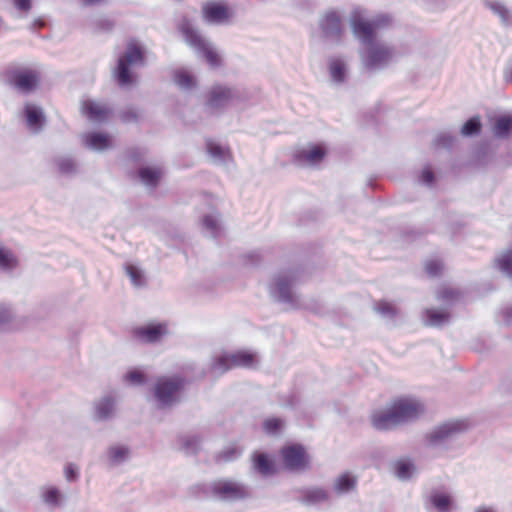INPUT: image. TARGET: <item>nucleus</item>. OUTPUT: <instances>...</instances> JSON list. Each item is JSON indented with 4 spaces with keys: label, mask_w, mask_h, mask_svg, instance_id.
<instances>
[{
    "label": "nucleus",
    "mask_w": 512,
    "mask_h": 512,
    "mask_svg": "<svg viewBox=\"0 0 512 512\" xmlns=\"http://www.w3.org/2000/svg\"><path fill=\"white\" fill-rule=\"evenodd\" d=\"M203 12L205 18L213 23H224L232 16V12L225 5L219 3L205 6Z\"/></svg>",
    "instance_id": "aec40b11"
},
{
    "label": "nucleus",
    "mask_w": 512,
    "mask_h": 512,
    "mask_svg": "<svg viewBox=\"0 0 512 512\" xmlns=\"http://www.w3.org/2000/svg\"><path fill=\"white\" fill-rule=\"evenodd\" d=\"M425 324L431 327H442L450 321V313L436 309L425 310Z\"/></svg>",
    "instance_id": "a878e982"
},
{
    "label": "nucleus",
    "mask_w": 512,
    "mask_h": 512,
    "mask_svg": "<svg viewBox=\"0 0 512 512\" xmlns=\"http://www.w3.org/2000/svg\"><path fill=\"white\" fill-rule=\"evenodd\" d=\"M416 468L411 461L401 460L396 464V475L401 480H408L411 478Z\"/></svg>",
    "instance_id": "79ce46f5"
},
{
    "label": "nucleus",
    "mask_w": 512,
    "mask_h": 512,
    "mask_svg": "<svg viewBox=\"0 0 512 512\" xmlns=\"http://www.w3.org/2000/svg\"><path fill=\"white\" fill-rule=\"evenodd\" d=\"M320 28L325 38L339 41L342 34L340 15L334 11H328L320 22Z\"/></svg>",
    "instance_id": "4468645a"
},
{
    "label": "nucleus",
    "mask_w": 512,
    "mask_h": 512,
    "mask_svg": "<svg viewBox=\"0 0 512 512\" xmlns=\"http://www.w3.org/2000/svg\"><path fill=\"white\" fill-rule=\"evenodd\" d=\"M236 97V91L227 86H214L208 93L206 108L212 112H218L229 105Z\"/></svg>",
    "instance_id": "f8f14e48"
},
{
    "label": "nucleus",
    "mask_w": 512,
    "mask_h": 512,
    "mask_svg": "<svg viewBox=\"0 0 512 512\" xmlns=\"http://www.w3.org/2000/svg\"><path fill=\"white\" fill-rule=\"evenodd\" d=\"M496 268L512 279V247L495 259Z\"/></svg>",
    "instance_id": "c756f323"
},
{
    "label": "nucleus",
    "mask_w": 512,
    "mask_h": 512,
    "mask_svg": "<svg viewBox=\"0 0 512 512\" xmlns=\"http://www.w3.org/2000/svg\"><path fill=\"white\" fill-rule=\"evenodd\" d=\"M371 425L378 431H387L399 426L392 406L386 411L373 413L371 415Z\"/></svg>",
    "instance_id": "f3484780"
},
{
    "label": "nucleus",
    "mask_w": 512,
    "mask_h": 512,
    "mask_svg": "<svg viewBox=\"0 0 512 512\" xmlns=\"http://www.w3.org/2000/svg\"><path fill=\"white\" fill-rule=\"evenodd\" d=\"M126 379L132 383V384H136V385H141L145 382V376L142 372L140 371H137V370H132V371H129L127 374H126Z\"/></svg>",
    "instance_id": "603ef678"
},
{
    "label": "nucleus",
    "mask_w": 512,
    "mask_h": 512,
    "mask_svg": "<svg viewBox=\"0 0 512 512\" xmlns=\"http://www.w3.org/2000/svg\"><path fill=\"white\" fill-rule=\"evenodd\" d=\"M64 474L68 482H74L79 477L78 467L73 463H69L65 466Z\"/></svg>",
    "instance_id": "8fccbe9b"
},
{
    "label": "nucleus",
    "mask_w": 512,
    "mask_h": 512,
    "mask_svg": "<svg viewBox=\"0 0 512 512\" xmlns=\"http://www.w3.org/2000/svg\"><path fill=\"white\" fill-rule=\"evenodd\" d=\"M254 364V355L246 351L235 353H223L215 356L209 366L210 372L215 376H220L228 370L235 367H252Z\"/></svg>",
    "instance_id": "423d86ee"
},
{
    "label": "nucleus",
    "mask_w": 512,
    "mask_h": 512,
    "mask_svg": "<svg viewBox=\"0 0 512 512\" xmlns=\"http://www.w3.org/2000/svg\"><path fill=\"white\" fill-rule=\"evenodd\" d=\"M83 141L86 147L92 150H104L109 147L110 139L109 137L100 132H91L87 133L83 137Z\"/></svg>",
    "instance_id": "4be33fe9"
},
{
    "label": "nucleus",
    "mask_w": 512,
    "mask_h": 512,
    "mask_svg": "<svg viewBox=\"0 0 512 512\" xmlns=\"http://www.w3.org/2000/svg\"><path fill=\"white\" fill-rule=\"evenodd\" d=\"M130 455L129 447L125 445H114L107 449V458L111 466H117L125 462Z\"/></svg>",
    "instance_id": "b1692460"
},
{
    "label": "nucleus",
    "mask_w": 512,
    "mask_h": 512,
    "mask_svg": "<svg viewBox=\"0 0 512 512\" xmlns=\"http://www.w3.org/2000/svg\"><path fill=\"white\" fill-rule=\"evenodd\" d=\"M399 425L417 420L424 413V405L411 398H402L392 404Z\"/></svg>",
    "instance_id": "9d476101"
},
{
    "label": "nucleus",
    "mask_w": 512,
    "mask_h": 512,
    "mask_svg": "<svg viewBox=\"0 0 512 512\" xmlns=\"http://www.w3.org/2000/svg\"><path fill=\"white\" fill-rule=\"evenodd\" d=\"M185 379L180 376L164 377L154 387V398L161 409L169 408L180 400V392L184 388Z\"/></svg>",
    "instance_id": "20e7f679"
},
{
    "label": "nucleus",
    "mask_w": 512,
    "mask_h": 512,
    "mask_svg": "<svg viewBox=\"0 0 512 512\" xmlns=\"http://www.w3.org/2000/svg\"><path fill=\"white\" fill-rule=\"evenodd\" d=\"M85 113L88 118L95 122H104L111 113V110L105 106H100L93 101H87L84 105Z\"/></svg>",
    "instance_id": "5701e85b"
},
{
    "label": "nucleus",
    "mask_w": 512,
    "mask_h": 512,
    "mask_svg": "<svg viewBox=\"0 0 512 512\" xmlns=\"http://www.w3.org/2000/svg\"><path fill=\"white\" fill-rule=\"evenodd\" d=\"M174 81L182 90H191L196 86L195 78L184 70L175 72Z\"/></svg>",
    "instance_id": "ea45409f"
},
{
    "label": "nucleus",
    "mask_w": 512,
    "mask_h": 512,
    "mask_svg": "<svg viewBox=\"0 0 512 512\" xmlns=\"http://www.w3.org/2000/svg\"><path fill=\"white\" fill-rule=\"evenodd\" d=\"M442 263L438 260H430L425 265V271L429 276L435 277L441 273Z\"/></svg>",
    "instance_id": "09e8293b"
},
{
    "label": "nucleus",
    "mask_w": 512,
    "mask_h": 512,
    "mask_svg": "<svg viewBox=\"0 0 512 512\" xmlns=\"http://www.w3.org/2000/svg\"><path fill=\"white\" fill-rule=\"evenodd\" d=\"M12 318V312L11 310L4 306L0 305V326L9 322Z\"/></svg>",
    "instance_id": "5fc2aeb1"
},
{
    "label": "nucleus",
    "mask_w": 512,
    "mask_h": 512,
    "mask_svg": "<svg viewBox=\"0 0 512 512\" xmlns=\"http://www.w3.org/2000/svg\"><path fill=\"white\" fill-rule=\"evenodd\" d=\"M13 4L20 11L27 12L31 9V0H13Z\"/></svg>",
    "instance_id": "4d7b16f0"
},
{
    "label": "nucleus",
    "mask_w": 512,
    "mask_h": 512,
    "mask_svg": "<svg viewBox=\"0 0 512 512\" xmlns=\"http://www.w3.org/2000/svg\"><path fill=\"white\" fill-rule=\"evenodd\" d=\"M166 333V326L163 324L148 325L134 330V336L144 343H154Z\"/></svg>",
    "instance_id": "6ab92c4d"
},
{
    "label": "nucleus",
    "mask_w": 512,
    "mask_h": 512,
    "mask_svg": "<svg viewBox=\"0 0 512 512\" xmlns=\"http://www.w3.org/2000/svg\"><path fill=\"white\" fill-rule=\"evenodd\" d=\"M183 35L187 43L200 53L212 68L220 67V56L196 30L191 27H184Z\"/></svg>",
    "instance_id": "1a4fd4ad"
},
{
    "label": "nucleus",
    "mask_w": 512,
    "mask_h": 512,
    "mask_svg": "<svg viewBox=\"0 0 512 512\" xmlns=\"http://www.w3.org/2000/svg\"><path fill=\"white\" fill-rule=\"evenodd\" d=\"M512 130V118L510 116H501L497 118L494 124V134L499 138L508 137Z\"/></svg>",
    "instance_id": "e433bc0d"
},
{
    "label": "nucleus",
    "mask_w": 512,
    "mask_h": 512,
    "mask_svg": "<svg viewBox=\"0 0 512 512\" xmlns=\"http://www.w3.org/2000/svg\"><path fill=\"white\" fill-rule=\"evenodd\" d=\"M253 467L263 476H269L275 473L273 461L264 453L254 454Z\"/></svg>",
    "instance_id": "393cba45"
},
{
    "label": "nucleus",
    "mask_w": 512,
    "mask_h": 512,
    "mask_svg": "<svg viewBox=\"0 0 512 512\" xmlns=\"http://www.w3.org/2000/svg\"><path fill=\"white\" fill-rule=\"evenodd\" d=\"M503 78L507 83H512V65L504 69Z\"/></svg>",
    "instance_id": "13d9d810"
},
{
    "label": "nucleus",
    "mask_w": 512,
    "mask_h": 512,
    "mask_svg": "<svg viewBox=\"0 0 512 512\" xmlns=\"http://www.w3.org/2000/svg\"><path fill=\"white\" fill-rule=\"evenodd\" d=\"M481 120L479 116L469 118L461 128V134L465 137L476 136L481 131Z\"/></svg>",
    "instance_id": "a19ab883"
},
{
    "label": "nucleus",
    "mask_w": 512,
    "mask_h": 512,
    "mask_svg": "<svg viewBox=\"0 0 512 512\" xmlns=\"http://www.w3.org/2000/svg\"><path fill=\"white\" fill-rule=\"evenodd\" d=\"M474 512H496V510L493 507L483 505L476 507Z\"/></svg>",
    "instance_id": "052dcab7"
},
{
    "label": "nucleus",
    "mask_w": 512,
    "mask_h": 512,
    "mask_svg": "<svg viewBox=\"0 0 512 512\" xmlns=\"http://www.w3.org/2000/svg\"><path fill=\"white\" fill-rule=\"evenodd\" d=\"M430 503L438 512H448L452 499L448 494L441 492H433L429 497Z\"/></svg>",
    "instance_id": "7c9ffc66"
},
{
    "label": "nucleus",
    "mask_w": 512,
    "mask_h": 512,
    "mask_svg": "<svg viewBox=\"0 0 512 512\" xmlns=\"http://www.w3.org/2000/svg\"><path fill=\"white\" fill-rule=\"evenodd\" d=\"M114 411V401L111 397L102 398L95 406V416L98 420L109 419Z\"/></svg>",
    "instance_id": "c85d7f7f"
},
{
    "label": "nucleus",
    "mask_w": 512,
    "mask_h": 512,
    "mask_svg": "<svg viewBox=\"0 0 512 512\" xmlns=\"http://www.w3.org/2000/svg\"><path fill=\"white\" fill-rule=\"evenodd\" d=\"M126 273L133 285L142 286L144 284L143 273L138 267L134 265H127Z\"/></svg>",
    "instance_id": "a18cd8bd"
},
{
    "label": "nucleus",
    "mask_w": 512,
    "mask_h": 512,
    "mask_svg": "<svg viewBox=\"0 0 512 512\" xmlns=\"http://www.w3.org/2000/svg\"><path fill=\"white\" fill-rule=\"evenodd\" d=\"M202 225L204 230L212 237L218 238L221 235L222 227L216 215L208 214L203 217Z\"/></svg>",
    "instance_id": "2f4dec72"
},
{
    "label": "nucleus",
    "mask_w": 512,
    "mask_h": 512,
    "mask_svg": "<svg viewBox=\"0 0 512 512\" xmlns=\"http://www.w3.org/2000/svg\"><path fill=\"white\" fill-rule=\"evenodd\" d=\"M144 64L142 48L135 43H128L125 53L118 59L116 77L120 86H127L133 82L130 65Z\"/></svg>",
    "instance_id": "6e6552de"
},
{
    "label": "nucleus",
    "mask_w": 512,
    "mask_h": 512,
    "mask_svg": "<svg viewBox=\"0 0 512 512\" xmlns=\"http://www.w3.org/2000/svg\"><path fill=\"white\" fill-rule=\"evenodd\" d=\"M420 181L425 185H431L434 182L433 172L428 168L424 169L421 173Z\"/></svg>",
    "instance_id": "6e6d98bb"
},
{
    "label": "nucleus",
    "mask_w": 512,
    "mask_h": 512,
    "mask_svg": "<svg viewBox=\"0 0 512 512\" xmlns=\"http://www.w3.org/2000/svg\"><path fill=\"white\" fill-rule=\"evenodd\" d=\"M139 178L147 186H157L160 178V170L151 167H143L139 169Z\"/></svg>",
    "instance_id": "c9c22d12"
},
{
    "label": "nucleus",
    "mask_w": 512,
    "mask_h": 512,
    "mask_svg": "<svg viewBox=\"0 0 512 512\" xmlns=\"http://www.w3.org/2000/svg\"><path fill=\"white\" fill-rule=\"evenodd\" d=\"M329 71L333 81L341 83L345 80L346 68L343 60L332 59L329 63Z\"/></svg>",
    "instance_id": "58836bf2"
},
{
    "label": "nucleus",
    "mask_w": 512,
    "mask_h": 512,
    "mask_svg": "<svg viewBox=\"0 0 512 512\" xmlns=\"http://www.w3.org/2000/svg\"><path fill=\"white\" fill-rule=\"evenodd\" d=\"M207 493L214 499L224 502H236L250 497L247 485L230 479H219L208 484Z\"/></svg>",
    "instance_id": "7ed1b4c3"
},
{
    "label": "nucleus",
    "mask_w": 512,
    "mask_h": 512,
    "mask_svg": "<svg viewBox=\"0 0 512 512\" xmlns=\"http://www.w3.org/2000/svg\"><path fill=\"white\" fill-rule=\"evenodd\" d=\"M206 150L214 163L225 165L231 159L229 150L212 140L206 142Z\"/></svg>",
    "instance_id": "412c9836"
},
{
    "label": "nucleus",
    "mask_w": 512,
    "mask_h": 512,
    "mask_svg": "<svg viewBox=\"0 0 512 512\" xmlns=\"http://www.w3.org/2000/svg\"><path fill=\"white\" fill-rule=\"evenodd\" d=\"M42 500L49 507H59L63 500V495L57 487L49 486L42 492Z\"/></svg>",
    "instance_id": "72a5a7b5"
},
{
    "label": "nucleus",
    "mask_w": 512,
    "mask_h": 512,
    "mask_svg": "<svg viewBox=\"0 0 512 512\" xmlns=\"http://www.w3.org/2000/svg\"><path fill=\"white\" fill-rule=\"evenodd\" d=\"M119 117L124 123L136 122L138 120V113L134 108H127L120 112Z\"/></svg>",
    "instance_id": "3c124183"
},
{
    "label": "nucleus",
    "mask_w": 512,
    "mask_h": 512,
    "mask_svg": "<svg viewBox=\"0 0 512 512\" xmlns=\"http://www.w3.org/2000/svg\"><path fill=\"white\" fill-rule=\"evenodd\" d=\"M375 310L377 313L387 318H393L396 315L395 307L387 301H379L375 306Z\"/></svg>",
    "instance_id": "49530a36"
},
{
    "label": "nucleus",
    "mask_w": 512,
    "mask_h": 512,
    "mask_svg": "<svg viewBox=\"0 0 512 512\" xmlns=\"http://www.w3.org/2000/svg\"><path fill=\"white\" fill-rule=\"evenodd\" d=\"M60 174L70 176L76 173L77 167L75 161L71 157L60 156L53 160Z\"/></svg>",
    "instance_id": "f704fd0d"
},
{
    "label": "nucleus",
    "mask_w": 512,
    "mask_h": 512,
    "mask_svg": "<svg viewBox=\"0 0 512 512\" xmlns=\"http://www.w3.org/2000/svg\"><path fill=\"white\" fill-rule=\"evenodd\" d=\"M240 454L241 451L238 450L237 448H228L220 454L219 459L225 462L233 461L237 459L240 456Z\"/></svg>",
    "instance_id": "864d4df0"
},
{
    "label": "nucleus",
    "mask_w": 512,
    "mask_h": 512,
    "mask_svg": "<svg viewBox=\"0 0 512 512\" xmlns=\"http://www.w3.org/2000/svg\"><path fill=\"white\" fill-rule=\"evenodd\" d=\"M5 76L7 83L23 94L33 92L40 82V73L30 68L10 67Z\"/></svg>",
    "instance_id": "0eeeda50"
},
{
    "label": "nucleus",
    "mask_w": 512,
    "mask_h": 512,
    "mask_svg": "<svg viewBox=\"0 0 512 512\" xmlns=\"http://www.w3.org/2000/svg\"><path fill=\"white\" fill-rule=\"evenodd\" d=\"M468 422L465 420H452L435 426L425 435L428 446L439 448L454 440L459 434L466 431Z\"/></svg>",
    "instance_id": "39448f33"
},
{
    "label": "nucleus",
    "mask_w": 512,
    "mask_h": 512,
    "mask_svg": "<svg viewBox=\"0 0 512 512\" xmlns=\"http://www.w3.org/2000/svg\"><path fill=\"white\" fill-rule=\"evenodd\" d=\"M179 443L186 454H196L200 446V438L197 435H185L179 438Z\"/></svg>",
    "instance_id": "4c0bfd02"
},
{
    "label": "nucleus",
    "mask_w": 512,
    "mask_h": 512,
    "mask_svg": "<svg viewBox=\"0 0 512 512\" xmlns=\"http://www.w3.org/2000/svg\"><path fill=\"white\" fill-rule=\"evenodd\" d=\"M357 22L367 24L371 30V38L375 39V31L379 28H383V27L389 25L391 22V17L388 14H380V15H377L375 18H373L371 21H367L362 17L360 11L355 10V11H353L351 20H350L352 32L354 35H355V23H357Z\"/></svg>",
    "instance_id": "dca6fc26"
},
{
    "label": "nucleus",
    "mask_w": 512,
    "mask_h": 512,
    "mask_svg": "<svg viewBox=\"0 0 512 512\" xmlns=\"http://www.w3.org/2000/svg\"><path fill=\"white\" fill-rule=\"evenodd\" d=\"M18 265V260L13 252L0 244V270L11 271Z\"/></svg>",
    "instance_id": "473e14b6"
},
{
    "label": "nucleus",
    "mask_w": 512,
    "mask_h": 512,
    "mask_svg": "<svg viewBox=\"0 0 512 512\" xmlns=\"http://www.w3.org/2000/svg\"><path fill=\"white\" fill-rule=\"evenodd\" d=\"M504 320L507 324H512V307L507 308L504 312Z\"/></svg>",
    "instance_id": "bf43d9fd"
},
{
    "label": "nucleus",
    "mask_w": 512,
    "mask_h": 512,
    "mask_svg": "<svg viewBox=\"0 0 512 512\" xmlns=\"http://www.w3.org/2000/svg\"><path fill=\"white\" fill-rule=\"evenodd\" d=\"M460 297V293L452 288H443L438 292L437 298L445 302H453Z\"/></svg>",
    "instance_id": "de8ad7c7"
},
{
    "label": "nucleus",
    "mask_w": 512,
    "mask_h": 512,
    "mask_svg": "<svg viewBox=\"0 0 512 512\" xmlns=\"http://www.w3.org/2000/svg\"><path fill=\"white\" fill-rule=\"evenodd\" d=\"M298 280V271L288 269L278 273L270 285L271 296L279 303L285 304L290 309H301L305 305L301 296L293 291Z\"/></svg>",
    "instance_id": "f03ea898"
},
{
    "label": "nucleus",
    "mask_w": 512,
    "mask_h": 512,
    "mask_svg": "<svg viewBox=\"0 0 512 512\" xmlns=\"http://www.w3.org/2000/svg\"><path fill=\"white\" fill-rule=\"evenodd\" d=\"M298 496L297 500L306 506H314L324 502H328L330 494L328 490L314 486V487H302L296 490Z\"/></svg>",
    "instance_id": "ddd939ff"
},
{
    "label": "nucleus",
    "mask_w": 512,
    "mask_h": 512,
    "mask_svg": "<svg viewBox=\"0 0 512 512\" xmlns=\"http://www.w3.org/2000/svg\"><path fill=\"white\" fill-rule=\"evenodd\" d=\"M102 25H103V28H105V29H111L112 22L109 20H104V21H102Z\"/></svg>",
    "instance_id": "e2e57ef3"
},
{
    "label": "nucleus",
    "mask_w": 512,
    "mask_h": 512,
    "mask_svg": "<svg viewBox=\"0 0 512 512\" xmlns=\"http://www.w3.org/2000/svg\"><path fill=\"white\" fill-rule=\"evenodd\" d=\"M326 150L321 145L302 149L294 155V162L298 165H316L323 160Z\"/></svg>",
    "instance_id": "2eb2a0df"
},
{
    "label": "nucleus",
    "mask_w": 512,
    "mask_h": 512,
    "mask_svg": "<svg viewBox=\"0 0 512 512\" xmlns=\"http://www.w3.org/2000/svg\"><path fill=\"white\" fill-rule=\"evenodd\" d=\"M485 6L500 18L503 25L508 26L512 24V14L503 3L498 1H486Z\"/></svg>",
    "instance_id": "cd10ccee"
},
{
    "label": "nucleus",
    "mask_w": 512,
    "mask_h": 512,
    "mask_svg": "<svg viewBox=\"0 0 512 512\" xmlns=\"http://www.w3.org/2000/svg\"><path fill=\"white\" fill-rule=\"evenodd\" d=\"M104 0H81L84 6H95L103 2Z\"/></svg>",
    "instance_id": "680f3d73"
},
{
    "label": "nucleus",
    "mask_w": 512,
    "mask_h": 512,
    "mask_svg": "<svg viewBox=\"0 0 512 512\" xmlns=\"http://www.w3.org/2000/svg\"><path fill=\"white\" fill-rule=\"evenodd\" d=\"M285 467L292 471H301L309 467V457L303 446L294 444L281 450Z\"/></svg>",
    "instance_id": "9b49d317"
},
{
    "label": "nucleus",
    "mask_w": 512,
    "mask_h": 512,
    "mask_svg": "<svg viewBox=\"0 0 512 512\" xmlns=\"http://www.w3.org/2000/svg\"><path fill=\"white\" fill-rule=\"evenodd\" d=\"M24 117L27 126L34 132H39L45 124L42 108L31 103L24 106Z\"/></svg>",
    "instance_id": "a211bd4d"
},
{
    "label": "nucleus",
    "mask_w": 512,
    "mask_h": 512,
    "mask_svg": "<svg viewBox=\"0 0 512 512\" xmlns=\"http://www.w3.org/2000/svg\"><path fill=\"white\" fill-rule=\"evenodd\" d=\"M284 421L281 418H268L263 422V430L269 435L277 434L283 427Z\"/></svg>",
    "instance_id": "c03bdc74"
},
{
    "label": "nucleus",
    "mask_w": 512,
    "mask_h": 512,
    "mask_svg": "<svg viewBox=\"0 0 512 512\" xmlns=\"http://www.w3.org/2000/svg\"><path fill=\"white\" fill-rule=\"evenodd\" d=\"M357 480L349 473H344L337 477L333 484V490L337 494H346L352 491L356 486Z\"/></svg>",
    "instance_id": "bb28decb"
},
{
    "label": "nucleus",
    "mask_w": 512,
    "mask_h": 512,
    "mask_svg": "<svg viewBox=\"0 0 512 512\" xmlns=\"http://www.w3.org/2000/svg\"><path fill=\"white\" fill-rule=\"evenodd\" d=\"M355 37L364 46L361 58L365 69L374 72L388 66L394 54L393 48L371 38V30L367 24L355 23Z\"/></svg>",
    "instance_id": "f257e3e1"
},
{
    "label": "nucleus",
    "mask_w": 512,
    "mask_h": 512,
    "mask_svg": "<svg viewBox=\"0 0 512 512\" xmlns=\"http://www.w3.org/2000/svg\"><path fill=\"white\" fill-rule=\"evenodd\" d=\"M455 142V137L448 133V132H442L439 133L435 139L433 140V146L437 149L444 148L449 149L453 146Z\"/></svg>",
    "instance_id": "37998d69"
}]
</instances>
